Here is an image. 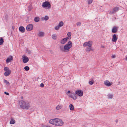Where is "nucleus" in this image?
Wrapping results in <instances>:
<instances>
[{
  "label": "nucleus",
  "mask_w": 127,
  "mask_h": 127,
  "mask_svg": "<svg viewBox=\"0 0 127 127\" xmlns=\"http://www.w3.org/2000/svg\"><path fill=\"white\" fill-rule=\"evenodd\" d=\"M69 109L71 110H73L74 109V106L73 105L70 104L69 106Z\"/></svg>",
  "instance_id": "23"
},
{
  "label": "nucleus",
  "mask_w": 127,
  "mask_h": 127,
  "mask_svg": "<svg viewBox=\"0 0 127 127\" xmlns=\"http://www.w3.org/2000/svg\"><path fill=\"white\" fill-rule=\"evenodd\" d=\"M19 104L20 107L23 109H27L30 106L29 102L27 101L21 100L19 102Z\"/></svg>",
  "instance_id": "1"
},
{
  "label": "nucleus",
  "mask_w": 127,
  "mask_h": 127,
  "mask_svg": "<svg viewBox=\"0 0 127 127\" xmlns=\"http://www.w3.org/2000/svg\"><path fill=\"white\" fill-rule=\"evenodd\" d=\"M33 29V25L32 24L28 25L26 27V29L28 31H31Z\"/></svg>",
  "instance_id": "5"
},
{
  "label": "nucleus",
  "mask_w": 127,
  "mask_h": 127,
  "mask_svg": "<svg viewBox=\"0 0 127 127\" xmlns=\"http://www.w3.org/2000/svg\"><path fill=\"white\" fill-rule=\"evenodd\" d=\"M112 57L113 58H115L116 56L115 55H113L112 56Z\"/></svg>",
  "instance_id": "43"
},
{
  "label": "nucleus",
  "mask_w": 127,
  "mask_h": 127,
  "mask_svg": "<svg viewBox=\"0 0 127 127\" xmlns=\"http://www.w3.org/2000/svg\"><path fill=\"white\" fill-rule=\"evenodd\" d=\"M104 84L106 86L108 87L111 86L112 85L111 83H110L108 80H106L104 82Z\"/></svg>",
  "instance_id": "12"
},
{
  "label": "nucleus",
  "mask_w": 127,
  "mask_h": 127,
  "mask_svg": "<svg viewBox=\"0 0 127 127\" xmlns=\"http://www.w3.org/2000/svg\"><path fill=\"white\" fill-rule=\"evenodd\" d=\"M4 70L5 71H11L9 69L8 67H5L4 68Z\"/></svg>",
  "instance_id": "29"
},
{
  "label": "nucleus",
  "mask_w": 127,
  "mask_h": 127,
  "mask_svg": "<svg viewBox=\"0 0 127 127\" xmlns=\"http://www.w3.org/2000/svg\"><path fill=\"white\" fill-rule=\"evenodd\" d=\"M3 42V39L2 37H0V45H2Z\"/></svg>",
  "instance_id": "25"
},
{
  "label": "nucleus",
  "mask_w": 127,
  "mask_h": 127,
  "mask_svg": "<svg viewBox=\"0 0 127 127\" xmlns=\"http://www.w3.org/2000/svg\"><path fill=\"white\" fill-rule=\"evenodd\" d=\"M71 35V33L70 32H68L67 34V35L68 36H70Z\"/></svg>",
  "instance_id": "39"
},
{
  "label": "nucleus",
  "mask_w": 127,
  "mask_h": 127,
  "mask_svg": "<svg viewBox=\"0 0 127 127\" xmlns=\"http://www.w3.org/2000/svg\"><path fill=\"white\" fill-rule=\"evenodd\" d=\"M115 122H116V123H118V119H116V121H115Z\"/></svg>",
  "instance_id": "44"
},
{
  "label": "nucleus",
  "mask_w": 127,
  "mask_h": 127,
  "mask_svg": "<svg viewBox=\"0 0 127 127\" xmlns=\"http://www.w3.org/2000/svg\"><path fill=\"white\" fill-rule=\"evenodd\" d=\"M67 93H70V91H68Z\"/></svg>",
  "instance_id": "46"
},
{
  "label": "nucleus",
  "mask_w": 127,
  "mask_h": 127,
  "mask_svg": "<svg viewBox=\"0 0 127 127\" xmlns=\"http://www.w3.org/2000/svg\"><path fill=\"white\" fill-rule=\"evenodd\" d=\"M68 39V38L67 37L63 38L61 41V43L62 44H64L67 41Z\"/></svg>",
  "instance_id": "10"
},
{
  "label": "nucleus",
  "mask_w": 127,
  "mask_h": 127,
  "mask_svg": "<svg viewBox=\"0 0 127 127\" xmlns=\"http://www.w3.org/2000/svg\"><path fill=\"white\" fill-rule=\"evenodd\" d=\"M27 51L28 53L29 54H30L32 53V51L30 50H27Z\"/></svg>",
  "instance_id": "35"
},
{
  "label": "nucleus",
  "mask_w": 127,
  "mask_h": 127,
  "mask_svg": "<svg viewBox=\"0 0 127 127\" xmlns=\"http://www.w3.org/2000/svg\"><path fill=\"white\" fill-rule=\"evenodd\" d=\"M92 45V42L91 41H89L88 42H85L83 44V46L84 47H86L87 46H88L89 44Z\"/></svg>",
  "instance_id": "13"
},
{
  "label": "nucleus",
  "mask_w": 127,
  "mask_h": 127,
  "mask_svg": "<svg viewBox=\"0 0 127 127\" xmlns=\"http://www.w3.org/2000/svg\"><path fill=\"white\" fill-rule=\"evenodd\" d=\"M19 29L20 31L22 33L24 32L25 31V28L23 26L20 27L19 28Z\"/></svg>",
  "instance_id": "16"
},
{
  "label": "nucleus",
  "mask_w": 127,
  "mask_h": 127,
  "mask_svg": "<svg viewBox=\"0 0 127 127\" xmlns=\"http://www.w3.org/2000/svg\"><path fill=\"white\" fill-rule=\"evenodd\" d=\"M126 59L125 60L126 61H127V56H126Z\"/></svg>",
  "instance_id": "45"
},
{
  "label": "nucleus",
  "mask_w": 127,
  "mask_h": 127,
  "mask_svg": "<svg viewBox=\"0 0 127 127\" xmlns=\"http://www.w3.org/2000/svg\"><path fill=\"white\" fill-rule=\"evenodd\" d=\"M4 93L7 95H9V94L7 92H4Z\"/></svg>",
  "instance_id": "42"
},
{
  "label": "nucleus",
  "mask_w": 127,
  "mask_h": 127,
  "mask_svg": "<svg viewBox=\"0 0 127 127\" xmlns=\"http://www.w3.org/2000/svg\"><path fill=\"white\" fill-rule=\"evenodd\" d=\"M60 27L58 25L56 26L55 28V29L56 30H58L59 29Z\"/></svg>",
  "instance_id": "37"
},
{
  "label": "nucleus",
  "mask_w": 127,
  "mask_h": 127,
  "mask_svg": "<svg viewBox=\"0 0 127 127\" xmlns=\"http://www.w3.org/2000/svg\"><path fill=\"white\" fill-rule=\"evenodd\" d=\"M22 58L23 61L24 63H26L28 62L29 59L27 57L24 55H23L22 56Z\"/></svg>",
  "instance_id": "8"
},
{
  "label": "nucleus",
  "mask_w": 127,
  "mask_h": 127,
  "mask_svg": "<svg viewBox=\"0 0 127 127\" xmlns=\"http://www.w3.org/2000/svg\"><path fill=\"white\" fill-rule=\"evenodd\" d=\"M42 6L43 8L48 7L49 8L51 7V5L49 2L47 1L43 3Z\"/></svg>",
  "instance_id": "3"
},
{
  "label": "nucleus",
  "mask_w": 127,
  "mask_h": 127,
  "mask_svg": "<svg viewBox=\"0 0 127 127\" xmlns=\"http://www.w3.org/2000/svg\"><path fill=\"white\" fill-rule=\"evenodd\" d=\"M60 48L61 50L63 52H65L64 49V47H63V46L61 45L60 46Z\"/></svg>",
  "instance_id": "26"
},
{
  "label": "nucleus",
  "mask_w": 127,
  "mask_h": 127,
  "mask_svg": "<svg viewBox=\"0 0 127 127\" xmlns=\"http://www.w3.org/2000/svg\"><path fill=\"white\" fill-rule=\"evenodd\" d=\"M51 51L52 52V50H50V52H51Z\"/></svg>",
  "instance_id": "49"
},
{
  "label": "nucleus",
  "mask_w": 127,
  "mask_h": 127,
  "mask_svg": "<svg viewBox=\"0 0 127 127\" xmlns=\"http://www.w3.org/2000/svg\"><path fill=\"white\" fill-rule=\"evenodd\" d=\"M92 45H91V44H89V45L88 47H87L86 49V50L87 52H89L92 50L91 47Z\"/></svg>",
  "instance_id": "15"
},
{
  "label": "nucleus",
  "mask_w": 127,
  "mask_h": 127,
  "mask_svg": "<svg viewBox=\"0 0 127 127\" xmlns=\"http://www.w3.org/2000/svg\"><path fill=\"white\" fill-rule=\"evenodd\" d=\"M69 97L73 98L74 100H75L77 98L76 94L73 93L71 92L69 95Z\"/></svg>",
  "instance_id": "7"
},
{
  "label": "nucleus",
  "mask_w": 127,
  "mask_h": 127,
  "mask_svg": "<svg viewBox=\"0 0 127 127\" xmlns=\"http://www.w3.org/2000/svg\"><path fill=\"white\" fill-rule=\"evenodd\" d=\"M117 31V28L114 26L113 27L112 30V32L113 33H115Z\"/></svg>",
  "instance_id": "18"
},
{
  "label": "nucleus",
  "mask_w": 127,
  "mask_h": 127,
  "mask_svg": "<svg viewBox=\"0 0 127 127\" xmlns=\"http://www.w3.org/2000/svg\"><path fill=\"white\" fill-rule=\"evenodd\" d=\"M66 45H67V46H69L70 47H71L72 46L71 41H70L68 42V43Z\"/></svg>",
  "instance_id": "24"
},
{
  "label": "nucleus",
  "mask_w": 127,
  "mask_h": 127,
  "mask_svg": "<svg viewBox=\"0 0 127 127\" xmlns=\"http://www.w3.org/2000/svg\"><path fill=\"white\" fill-rule=\"evenodd\" d=\"M40 87H44V85L43 83H41L40 85Z\"/></svg>",
  "instance_id": "40"
},
{
  "label": "nucleus",
  "mask_w": 127,
  "mask_h": 127,
  "mask_svg": "<svg viewBox=\"0 0 127 127\" xmlns=\"http://www.w3.org/2000/svg\"><path fill=\"white\" fill-rule=\"evenodd\" d=\"M56 119V118L51 119L49 121V123L50 124L55 126Z\"/></svg>",
  "instance_id": "14"
},
{
  "label": "nucleus",
  "mask_w": 127,
  "mask_h": 127,
  "mask_svg": "<svg viewBox=\"0 0 127 127\" xmlns=\"http://www.w3.org/2000/svg\"><path fill=\"white\" fill-rule=\"evenodd\" d=\"M11 73V71H5L4 73V75L5 76H8Z\"/></svg>",
  "instance_id": "19"
},
{
  "label": "nucleus",
  "mask_w": 127,
  "mask_h": 127,
  "mask_svg": "<svg viewBox=\"0 0 127 127\" xmlns=\"http://www.w3.org/2000/svg\"><path fill=\"white\" fill-rule=\"evenodd\" d=\"M62 107L61 106H60L59 105H58L56 107V109L57 110H59L60 109H61Z\"/></svg>",
  "instance_id": "34"
},
{
  "label": "nucleus",
  "mask_w": 127,
  "mask_h": 127,
  "mask_svg": "<svg viewBox=\"0 0 127 127\" xmlns=\"http://www.w3.org/2000/svg\"><path fill=\"white\" fill-rule=\"evenodd\" d=\"M49 19V17L47 16H45L44 18V20L46 21L47 20Z\"/></svg>",
  "instance_id": "36"
},
{
  "label": "nucleus",
  "mask_w": 127,
  "mask_h": 127,
  "mask_svg": "<svg viewBox=\"0 0 127 127\" xmlns=\"http://www.w3.org/2000/svg\"><path fill=\"white\" fill-rule=\"evenodd\" d=\"M34 21L36 22H38L39 21V18L38 17H36L34 19Z\"/></svg>",
  "instance_id": "22"
},
{
  "label": "nucleus",
  "mask_w": 127,
  "mask_h": 127,
  "mask_svg": "<svg viewBox=\"0 0 127 127\" xmlns=\"http://www.w3.org/2000/svg\"><path fill=\"white\" fill-rule=\"evenodd\" d=\"M23 98V96H21V98Z\"/></svg>",
  "instance_id": "48"
},
{
  "label": "nucleus",
  "mask_w": 127,
  "mask_h": 127,
  "mask_svg": "<svg viewBox=\"0 0 127 127\" xmlns=\"http://www.w3.org/2000/svg\"><path fill=\"white\" fill-rule=\"evenodd\" d=\"M93 2V0H89L88 1V4H91Z\"/></svg>",
  "instance_id": "38"
},
{
  "label": "nucleus",
  "mask_w": 127,
  "mask_h": 127,
  "mask_svg": "<svg viewBox=\"0 0 127 127\" xmlns=\"http://www.w3.org/2000/svg\"><path fill=\"white\" fill-rule=\"evenodd\" d=\"M81 24V22H78L77 23V25L78 26H80Z\"/></svg>",
  "instance_id": "41"
},
{
  "label": "nucleus",
  "mask_w": 127,
  "mask_h": 127,
  "mask_svg": "<svg viewBox=\"0 0 127 127\" xmlns=\"http://www.w3.org/2000/svg\"><path fill=\"white\" fill-rule=\"evenodd\" d=\"M38 35L40 37H43L44 36V33L42 32H39L38 33Z\"/></svg>",
  "instance_id": "17"
},
{
  "label": "nucleus",
  "mask_w": 127,
  "mask_h": 127,
  "mask_svg": "<svg viewBox=\"0 0 127 127\" xmlns=\"http://www.w3.org/2000/svg\"><path fill=\"white\" fill-rule=\"evenodd\" d=\"M71 47H70L69 46H67L66 45H65L64 46V49L65 52V50H69Z\"/></svg>",
  "instance_id": "20"
},
{
  "label": "nucleus",
  "mask_w": 127,
  "mask_h": 127,
  "mask_svg": "<svg viewBox=\"0 0 127 127\" xmlns=\"http://www.w3.org/2000/svg\"><path fill=\"white\" fill-rule=\"evenodd\" d=\"M4 83H6L7 86H9L10 85V83L5 79L4 80Z\"/></svg>",
  "instance_id": "30"
},
{
  "label": "nucleus",
  "mask_w": 127,
  "mask_h": 127,
  "mask_svg": "<svg viewBox=\"0 0 127 127\" xmlns=\"http://www.w3.org/2000/svg\"><path fill=\"white\" fill-rule=\"evenodd\" d=\"M75 94L80 96H81L83 95V92L81 90H78L76 91Z\"/></svg>",
  "instance_id": "6"
},
{
  "label": "nucleus",
  "mask_w": 127,
  "mask_h": 127,
  "mask_svg": "<svg viewBox=\"0 0 127 127\" xmlns=\"http://www.w3.org/2000/svg\"><path fill=\"white\" fill-rule=\"evenodd\" d=\"M55 126H61L63 125V123L62 120L58 118H56Z\"/></svg>",
  "instance_id": "2"
},
{
  "label": "nucleus",
  "mask_w": 127,
  "mask_h": 127,
  "mask_svg": "<svg viewBox=\"0 0 127 127\" xmlns=\"http://www.w3.org/2000/svg\"><path fill=\"white\" fill-rule=\"evenodd\" d=\"M101 47L102 48H104V46H101Z\"/></svg>",
  "instance_id": "47"
},
{
  "label": "nucleus",
  "mask_w": 127,
  "mask_h": 127,
  "mask_svg": "<svg viewBox=\"0 0 127 127\" xmlns=\"http://www.w3.org/2000/svg\"><path fill=\"white\" fill-rule=\"evenodd\" d=\"M94 81L93 79L91 78L89 80V83L90 85H92L94 83Z\"/></svg>",
  "instance_id": "21"
},
{
  "label": "nucleus",
  "mask_w": 127,
  "mask_h": 127,
  "mask_svg": "<svg viewBox=\"0 0 127 127\" xmlns=\"http://www.w3.org/2000/svg\"><path fill=\"white\" fill-rule=\"evenodd\" d=\"M24 69L26 71H28L30 69V68L28 66H26L24 67Z\"/></svg>",
  "instance_id": "33"
},
{
  "label": "nucleus",
  "mask_w": 127,
  "mask_h": 127,
  "mask_svg": "<svg viewBox=\"0 0 127 127\" xmlns=\"http://www.w3.org/2000/svg\"><path fill=\"white\" fill-rule=\"evenodd\" d=\"M13 59V58L12 56H10L6 59V63H8L10 62Z\"/></svg>",
  "instance_id": "11"
},
{
  "label": "nucleus",
  "mask_w": 127,
  "mask_h": 127,
  "mask_svg": "<svg viewBox=\"0 0 127 127\" xmlns=\"http://www.w3.org/2000/svg\"><path fill=\"white\" fill-rule=\"evenodd\" d=\"M64 25L63 22L62 21H61L59 23L58 26L59 27H61L62 26Z\"/></svg>",
  "instance_id": "28"
},
{
  "label": "nucleus",
  "mask_w": 127,
  "mask_h": 127,
  "mask_svg": "<svg viewBox=\"0 0 127 127\" xmlns=\"http://www.w3.org/2000/svg\"><path fill=\"white\" fill-rule=\"evenodd\" d=\"M117 35L115 34H114L112 35V40L113 42H116L117 39Z\"/></svg>",
  "instance_id": "9"
},
{
  "label": "nucleus",
  "mask_w": 127,
  "mask_h": 127,
  "mask_svg": "<svg viewBox=\"0 0 127 127\" xmlns=\"http://www.w3.org/2000/svg\"><path fill=\"white\" fill-rule=\"evenodd\" d=\"M52 37L53 39H56V34H53L52 35Z\"/></svg>",
  "instance_id": "31"
},
{
  "label": "nucleus",
  "mask_w": 127,
  "mask_h": 127,
  "mask_svg": "<svg viewBox=\"0 0 127 127\" xmlns=\"http://www.w3.org/2000/svg\"><path fill=\"white\" fill-rule=\"evenodd\" d=\"M119 8L117 7L114 8L113 10L110 11L109 13L110 14H113L115 13L116 12L118 11L119 10Z\"/></svg>",
  "instance_id": "4"
},
{
  "label": "nucleus",
  "mask_w": 127,
  "mask_h": 127,
  "mask_svg": "<svg viewBox=\"0 0 127 127\" xmlns=\"http://www.w3.org/2000/svg\"><path fill=\"white\" fill-rule=\"evenodd\" d=\"M108 97L109 98H112L113 97V95L111 94H109L108 95Z\"/></svg>",
  "instance_id": "32"
},
{
  "label": "nucleus",
  "mask_w": 127,
  "mask_h": 127,
  "mask_svg": "<svg viewBox=\"0 0 127 127\" xmlns=\"http://www.w3.org/2000/svg\"><path fill=\"white\" fill-rule=\"evenodd\" d=\"M15 123V120L13 119H11L10 121V123L11 124H13Z\"/></svg>",
  "instance_id": "27"
}]
</instances>
